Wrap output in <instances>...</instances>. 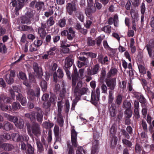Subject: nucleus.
I'll return each mask as SVG.
<instances>
[{"mask_svg": "<svg viewBox=\"0 0 154 154\" xmlns=\"http://www.w3.org/2000/svg\"><path fill=\"white\" fill-rule=\"evenodd\" d=\"M35 109L37 111L36 113L32 112L31 113H27L25 114V116L26 117L29 118L31 121L35 120V118L37 120L40 122L42 121L43 115L41 109L39 107H35Z\"/></svg>", "mask_w": 154, "mask_h": 154, "instance_id": "obj_1", "label": "nucleus"}, {"mask_svg": "<svg viewBox=\"0 0 154 154\" xmlns=\"http://www.w3.org/2000/svg\"><path fill=\"white\" fill-rule=\"evenodd\" d=\"M82 82L79 81L76 83H75L74 85L72 83V89L74 93L76 95L80 96L86 94L88 90V89L86 88L83 87L81 88L82 86Z\"/></svg>", "mask_w": 154, "mask_h": 154, "instance_id": "obj_2", "label": "nucleus"}, {"mask_svg": "<svg viewBox=\"0 0 154 154\" xmlns=\"http://www.w3.org/2000/svg\"><path fill=\"white\" fill-rule=\"evenodd\" d=\"M11 137L13 140L16 142H23V141H27L29 137L26 134H24L20 136L19 134L13 133L11 134Z\"/></svg>", "mask_w": 154, "mask_h": 154, "instance_id": "obj_3", "label": "nucleus"}, {"mask_svg": "<svg viewBox=\"0 0 154 154\" xmlns=\"http://www.w3.org/2000/svg\"><path fill=\"white\" fill-rule=\"evenodd\" d=\"M100 95V88H97L96 91H92L91 96V102L94 105H96L99 100Z\"/></svg>", "mask_w": 154, "mask_h": 154, "instance_id": "obj_4", "label": "nucleus"}, {"mask_svg": "<svg viewBox=\"0 0 154 154\" xmlns=\"http://www.w3.org/2000/svg\"><path fill=\"white\" fill-rule=\"evenodd\" d=\"M66 10L67 12L69 15H72L74 11H76L77 8L76 7L75 3L73 2L68 3L66 6Z\"/></svg>", "mask_w": 154, "mask_h": 154, "instance_id": "obj_5", "label": "nucleus"}, {"mask_svg": "<svg viewBox=\"0 0 154 154\" xmlns=\"http://www.w3.org/2000/svg\"><path fill=\"white\" fill-rule=\"evenodd\" d=\"M71 140L72 146L75 147L78 145L77 135V133L73 129L71 131Z\"/></svg>", "mask_w": 154, "mask_h": 154, "instance_id": "obj_6", "label": "nucleus"}, {"mask_svg": "<svg viewBox=\"0 0 154 154\" xmlns=\"http://www.w3.org/2000/svg\"><path fill=\"white\" fill-rule=\"evenodd\" d=\"M32 133L35 136H38L41 134V129L39 125L37 123L33 124L31 127Z\"/></svg>", "mask_w": 154, "mask_h": 154, "instance_id": "obj_7", "label": "nucleus"}, {"mask_svg": "<svg viewBox=\"0 0 154 154\" xmlns=\"http://www.w3.org/2000/svg\"><path fill=\"white\" fill-rule=\"evenodd\" d=\"M33 68L36 76L39 79H40L43 75L42 68L38 66L37 63L34 62L33 64Z\"/></svg>", "mask_w": 154, "mask_h": 154, "instance_id": "obj_8", "label": "nucleus"}, {"mask_svg": "<svg viewBox=\"0 0 154 154\" xmlns=\"http://www.w3.org/2000/svg\"><path fill=\"white\" fill-rule=\"evenodd\" d=\"M100 66L98 64L94 65L91 69L89 68L87 69V74L88 75H92L97 73L100 70Z\"/></svg>", "mask_w": 154, "mask_h": 154, "instance_id": "obj_9", "label": "nucleus"}, {"mask_svg": "<svg viewBox=\"0 0 154 154\" xmlns=\"http://www.w3.org/2000/svg\"><path fill=\"white\" fill-rule=\"evenodd\" d=\"M15 75V72L13 70H11L10 74L6 75L5 77V80L8 84H11L14 82V78Z\"/></svg>", "mask_w": 154, "mask_h": 154, "instance_id": "obj_10", "label": "nucleus"}, {"mask_svg": "<svg viewBox=\"0 0 154 154\" xmlns=\"http://www.w3.org/2000/svg\"><path fill=\"white\" fill-rule=\"evenodd\" d=\"M116 82V78L107 80L106 81V83L108 87L111 90H114L115 87Z\"/></svg>", "mask_w": 154, "mask_h": 154, "instance_id": "obj_11", "label": "nucleus"}, {"mask_svg": "<svg viewBox=\"0 0 154 154\" xmlns=\"http://www.w3.org/2000/svg\"><path fill=\"white\" fill-rule=\"evenodd\" d=\"M96 11V9L94 8H88L85 9V13L87 16L92 20L93 17H91L93 14Z\"/></svg>", "mask_w": 154, "mask_h": 154, "instance_id": "obj_12", "label": "nucleus"}, {"mask_svg": "<svg viewBox=\"0 0 154 154\" xmlns=\"http://www.w3.org/2000/svg\"><path fill=\"white\" fill-rule=\"evenodd\" d=\"M108 108L110 116L112 117L115 116L117 112L116 106L115 104H112L111 105H108Z\"/></svg>", "mask_w": 154, "mask_h": 154, "instance_id": "obj_13", "label": "nucleus"}, {"mask_svg": "<svg viewBox=\"0 0 154 154\" xmlns=\"http://www.w3.org/2000/svg\"><path fill=\"white\" fill-rule=\"evenodd\" d=\"M99 142L98 140H95L94 141L93 144L91 154H95V153L98 152L99 151Z\"/></svg>", "mask_w": 154, "mask_h": 154, "instance_id": "obj_14", "label": "nucleus"}, {"mask_svg": "<svg viewBox=\"0 0 154 154\" xmlns=\"http://www.w3.org/2000/svg\"><path fill=\"white\" fill-rule=\"evenodd\" d=\"M16 99L17 100H19L23 106H25L26 104V100L25 97H23L22 95L18 93L17 95Z\"/></svg>", "mask_w": 154, "mask_h": 154, "instance_id": "obj_15", "label": "nucleus"}, {"mask_svg": "<svg viewBox=\"0 0 154 154\" xmlns=\"http://www.w3.org/2000/svg\"><path fill=\"white\" fill-rule=\"evenodd\" d=\"M73 59H72V56H70L67 57L65 61L64 67L66 68L70 67L72 65Z\"/></svg>", "mask_w": 154, "mask_h": 154, "instance_id": "obj_16", "label": "nucleus"}, {"mask_svg": "<svg viewBox=\"0 0 154 154\" xmlns=\"http://www.w3.org/2000/svg\"><path fill=\"white\" fill-rule=\"evenodd\" d=\"M27 0H18V2L15 8V10L17 12L24 6L25 3Z\"/></svg>", "mask_w": 154, "mask_h": 154, "instance_id": "obj_17", "label": "nucleus"}, {"mask_svg": "<svg viewBox=\"0 0 154 154\" xmlns=\"http://www.w3.org/2000/svg\"><path fill=\"white\" fill-rule=\"evenodd\" d=\"M6 117L9 121L13 122L15 125L18 126V124L16 123V122L18 120V118L16 116L6 114Z\"/></svg>", "mask_w": 154, "mask_h": 154, "instance_id": "obj_18", "label": "nucleus"}, {"mask_svg": "<svg viewBox=\"0 0 154 154\" xmlns=\"http://www.w3.org/2000/svg\"><path fill=\"white\" fill-rule=\"evenodd\" d=\"M67 154H75L73 148L74 146L72 145H71L70 141H67Z\"/></svg>", "mask_w": 154, "mask_h": 154, "instance_id": "obj_19", "label": "nucleus"}, {"mask_svg": "<svg viewBox=\"0 0 154 154\" xmlns=\"http://www.w3.org/2000/svg\"><path fill=\"white\" fill-rule=\"evenodd\" d=\"M84 69H80L79 71V73H77L76 76L75 77V81L77 83V82L79 80L82 79L83 78V76L84 75Z\"/></svg>", "mask_w": 154, "mask_h": 154, "instance_id": "obj_20", "label": "nucleus"}, {"mask_svg": "<svg viewBox=\"0 0 154 154\" xmlns=\"http://www.w3.org/2000/svg\"><path fill=\"white\" fill-rule=\"evenodd\" d=\"M75 36V32L73 30L72 28H70L68 31L67 36L68 39L72 40Z\"/></svg>", "mask_w": 154, "mask_h": 154, "instance_id": "obj_21", "label": "nucleus"}, {"mask_svg": "<svg viewBox=\"0 0 154 154\" xmlns=\"http://www.w3.org/2000/svg\"><path fill=\"white\" fill-rule=\"evenodd\" d=\"M28 97L31 100H33L35 96V93L32 89H29L27 92Z\"/></svg>", "mask_w": 154, "mask_h": 154, "instance_id": "obj_22", "label": "nucleus"}, {"mask_svg": "<svg viewBox=\"0 0 154 154\" xmlns=\"http://www.w3.org/2000/svg\"><path fill=\"white\" fill-rule=\"evenodd\" d=\"M20 29L21 30L28 31L32 32H33L34 29L31 26H27V25H22L20 26Z\"/></svg>", "mask_w": 154, "mask_h": 154, "instance_id": "obj_23", "label": "nucleus"}, {"mask_svg": "<svg viewBox=\"0 0 154 154\" xmlns=\"http://www.w3.org/2000/svg\"><path fill=\"white\" fill-rule=\"evenodd\" d=\"M131 14L132 18V22H135L138 21V14L134 10L132 9L131 12Z\"/></svg>", "mask_w": 154, "mask_h": 154, "instance_id": "obj_24", "label": "nucleus"}, {"mask_svg": "<svg viewBox=\"0 0 154 154\" xmlns=\"http://www.w3.org/2000/svg\"><path fill=\"white\" fill-rule=\"evenodd\" d=\"M1 147L5 150L7 151H11L14 148L12 145L7 143L3 144L2 145Z\"/></svg>", "mask_w": 154, "mask_h": 154, "instance_id": "obj_25", "label": "nucleus"}, {"mask_svg": "<svg viewBox=\"0 0 154 154\" xmlns=\"http://www.w3.org/2000/svg\"><path fill=\"white\" fill-rule=\"evenodd\" d=\"M13 89H11L10 90V92L11 94L12 97V98H14V92H15L17 93H19L20 92V90L19 88L18 87L16 86H14L13 87Z\"/></svg>", "mask_w": 154, "mask_h": 154, "instance_id": "obj_26", "label": "nucleus"}, {"mask_svg": "<svg viewBox=\"0 0 154 154\" xmlns=\"http://www.w3.org/2000/svg\"><path fill=\"white\" fill-rule=\"evenodd\" d=\"M117 72V70L116 69H111L107 74V77L109 78L113 76L116 75Z\"/></svg>", "mask_w": 154, "mask_h": 154, "instance_id": "obj_27", "label": "nucleus"}, {"mask_svg": "<svg viewBox=\"0 0 154 154\" xmlns=\"http://www.w3.org/2000/svg\"><path fill=\"white\" fill-rule=\"evenodd\" d=\"M86 42L87 45L89 46H93L96 43V41L91 37L87 38Z\"/></svg>", "mask_w": 154, "mask_h": 154, "instance_id": "obj_28", "label": "nucleus"}, {"mask_svg": "<svg viewBox=\"0 0 154 154\" xmlns=\"http://www.w3.org/2000/svg\"><path fill=\"white\" fill-rule=\"evenodd\" d=\"M114 100V97L113 96V92L112 91H109L108 96V105H111L112 104H114L112 103Z\"/></svg>", "mask_w": 154, "mask_h": 154, "instance_id": "obj_29", "label": "nucleus"}, {"mask_svg": "<svg viewBox=\"0 0 154 154\" xmlns=\"http://www.w3.org/2000/svg\"><path fill=\"white\" fill-rule=\"evenodd\" d=\"M78 73L77 69L76 68H75L74 69L73 73L72 75V85H74L76 83L75 81V77L76 76Z\"/></svg>", "mask_w": 154, "mask_h": 154, "instance_id": "obj_30", "label": "nucleus"}, {"mask_svg": "<svg viewBox=\"0 0 154 154\" xmlns=\"http://www.w3.org/2000/svg\"><path fill=\"white\" fill-rule=\"evenodd\" d=\"M11 136L8 133L5 134L3 135H0V146H1V140L10 139Z\"/></svg>", "mask_w": 154, "mask_h": 154, "instance_id": "obj_31", "label": "nucleus"}, {"mask_svg": "<svg viewBox=\"0 0 154 154\" xmlns=\"http://www.w3.org/2000/svg\"><path fill=\"white\" fill-rule=\"evenodd\" d=\"M122 143L124 145H125L129 148H131L132 143L131 141L125 139L124 138L122 140Z\"/></svg>", "mask_w": 154, "mask_h": 154, "instance_id": "obj_32", "label": "nucleus"}, {"mask_svg": "<svg viewBox=\"0 0 154 154\" xmlns=\"http://www.w3.org/2000/svg\"><path fill=\"white\" fill-rule=\"evenodd\" d=\"M31 20H29L26 16L23 17L21 18V23H26L29 24L31 23Z\"/></svg>", "mask_w": 154, "mask_h": 154, "instance_id": "obj_33", "label": "nucleus"}, {"mask_svg": "<svg viewBox=\"0 0 154 154\" xmlns=\"http://www.w3.org/2000/svg\"><path fill=\"white\" fill-rule=\"evenodd\" d=\"M44 6V4L43 2H36L35 5V7L38 10H40Z\"/></svg>", "mask_w": 154, "mask_h": 154, "instance_id": "obj_34", "label": "nucleus"}, {"mask_svg": "<svg viewBox=\"0 0 154 154\" xmlns=\"http://www.w3.org/2000/svg\"><path fill=\"white\" fill-rule=\"evenodd\" d=\"M57 121L60 126L62 127L63 125V120L62 116L60 114L58 116Z\"/></svg>", "mask_w": 154, "mask_h": 154, "instance_id": "obj_35", "label": "nucleus"}, {"mask_svg": "<svg viewBox=\"0 0 154 154\" xmlns=\"http://www.w3.org/2000/svg\"><path fill=\"white\" fill-rule=\"evenodd\" d=\"M43 125L45 128L48 129L51 128L54 125L53 123L47 122H43Z\"/></svg>", "mask_w": 154, "mask_h": 154, "instance_id": "obj_36", "label": "nucleus"}, {"mask_svg": "<svg viewBox=\"0 0 154 154\" xmlns=\"http://www.w3.org/2000/svg\"><path fill=\"white\" fill-rule=\"evenodd\" d=\"M16 123L18 124V126H15L20 129L22 128L24 126V122L22 119H20L16 122Z\"/></svg>", "mask_w": 154, "mask_h": 154, "instance_id": "obj_37", "label": "nucleus"}, {"mask_svg": "<svg viewBox=\"0 0 154 154\" xmlns=\"http://www.w3.org/2000/svg\"><path fill=\"white\" fill-rule=\"evenodd\" d=\"M101 30L105 33L109 34L111 32V27L109 25L106 26L102 28Z\"/></svg>", "mask_w": 154, "mask_h": 154, "instance_id": "obj_38", "label": "nucleus"}, {"mask_svg": "<svg viewBox=\"0 0 154 154\" xmlns=\"http://www.w3.org/2000/svg\"><path fill=\"white\" fill-rule=\"evenodd\" d=\"M28 149L26 152V154H33L34 152V148L29 144L27 145Z\"/></svg>", "mask_w": 154, "mask_h": 154, "instance_id": "obj_39", "label": "nucleus"}, {"mask_svg": "<svg viewBox=\"0 0 154 154\" xmlns=\"http://www.w3.org/2000/svg\"><path fill=\"white\" fill-rule=\"evenodd\" d=\"M36 144L38 151L40 153H42L44 150V148L41 142L39 141H37L36 142Z\"/></svg>", "mask_w": 154, "mask_h": 154, "instance_id": "obj_40", "label": "nucleus"}, {"mask_svg": "<svg viewBox=\"0 0 154 154\" xmlns=\"http://www.w3.org/2000/svg\"><path fill=\"white\" fill-rule=\"evenodd\" d=\"M40 86L42 90L43 91L46 90L47 88V84L46 82L44 80L42 81L41 82Z\"/></svg>", "mask_w": 154, "mask_h": 154, "instance_id": "obj_41", "label": "nucleus"}, {"mask_svg": "<svg viewBox=\"0 0 154 154\" xmlns=\"http://www.w3.org/2000/svg\"><path fill=\"white\" fill-rule=\"evenodd\" d=\"M21 105L18 102H14L12 104V109L14 110H16L20 109Z\"/></svg>", "mask_w": 154, "mask_h": 154, "instance_id": "obj_42", "label": "nucleus"}, {"mask_svg": "<svg viewBox=\"0 0 154 154\" xmlns=\"http://www.w3.org/2000/svg\"><path fill=\"white\" fill-rule=\"evenodd\" d=\"M0 108L2 110L6 111L8 110H10L11 109V106H9V108L8 106L2 103H0Z\"/></svg>", "mask_w": 154, "mask_h": 154, "instance_id": "obj_43", "label": "nucleus"}, {"mask_svg": "<svg viewBox=\"0 0 154 154\" xmlns=\"http://www.w3.org/2000/svg\"><path fill=\"white\" fill-rule=\"evenodd\" d=\"M122 106L124 108L131 109V103L127 100H125L123 102Z\"/></svg>", "mask_w": 154, "mask_h": 154, "instance_id": "obj_44", "label": "nucleus"}, {"mask_svg": "<svg viewBox=\"0 0 154 154\" xmlns=\"http://www.w3.org/2000/svg\"><path fill=\"white\" fill-rule=\"evenodd\" d=\"M146 48H154V39H151L149 42V43L146 45Z\"/></svg>", "mask_w": 154, "mask_h": 154, "instance_id": "obj_45", "label": "nucleus"}, {"mask_svg": "<svg viewBox=\"0 0 154 154\" xmlns=\"http://www.w3.org/2000/svg\"><path fill=\"white\" fill-rule=\"evenodd\" d=\"M117 137L115 136L113 137L111 142V147L112 148H113L116 146L117 143Z\"/></svg>", "mask_w": 154, "mask_h": 154, "instance_id": "obj_46", "label": "nucleus"}, {"mask_svg": "<svg viewBox=\"0 0 154 154\" xmlns=\"http://www.w3.org/2000/svg\"><path fill=\"white\" fill-rule=\"evenodd\" d=\"M38 32L41 38H44L46 35V32L45 29L42 28H39L38 29Z\"/></svg>", "mask_w": 154, "mask_h": 154, "instance_id": "obj_47", "label": "nucleus"}, {"mask_svg": "<svg viewBox=\"0 0 154 154\" xmlns=\"http://www.w3.org/2000/svg\"><path fill=\"white\" fill-rule=\"evenodd\" d=\"M122 99V96L121 94H119L116 97V103L117 105H119L121 104Z\"/></svg>", "mask_w": 154, "mask_h": 154, "instance_id": "obj_48", "label": "nucleus"}, {"mask_svg": "<svg viewBox=\"0 0 154 154\" xmlns=\"http://www.w3.org/2000/svg\"><path fill=\"white\" fill-rule=\"evenodd\" d=\"M125 117L128 118H130L132 116V111L131 109H126L125 112Z\"/></svg>", "mask_w": 154, "mask_h": 154, "instance_id": "obj_49", "label": "nucleus"}, {"mask_svg": "<svg viewBox=\"0 0 154 154\" xmlns=\"http://www.w3.org/2000/svg\"><path fill=\"white\" fill-rule=\"evenodd\" d=\"M138 66L140 73L143 74L146 73V70L143 66L139 64L138 65Z\"/></svg>", "mask_w": 154, "mask_h": 154, "instance_id": "obj_50", "label": "nucleus"}, {"mask_svg": "<svg viewBox=\"0 0 154 154\" xmlns=\"http://www.w3.org/2000/svg\"><path fill=\"white\" fill-rule=\"evenodd\" d=\"M149 57L154 59V50L152 48H146Z\"/></svg>", "mask_w": 154, "mask_h": 154, "instance_id": "obj_51", "label": "nucleus"}, {"mask_svg": "<svg viewBox=\"0 0 154 154\" xmlns=\"http://www.w3.org/2000/svg\"><path fill=\"white\" fill-rule=\"evenodd\" d=\"M12 128V125L9 122H6L4 125V129L6 131L10 130Z\"/></svg>", "mask_w": 154, "mask_h": 154, "instance_id": "obj_52", "label": "nucleus"}, {"mask_svg": "<svg viewBox=\"0 0 154 154\" xmlns=\"http://www.w3.org/2000/svg\"><path fill=\"white\" fill-rule=\"evenodd\" d=\"M0 52L3 53H5L7 52L6 47L2 43H0Z\"/></svg>", "mask_w": 154, "mask_h": 154, "instance_id": "obj_53", "label": "nucleus"}, {"mask_svg": "<svg viewBox=\"0 0 154 154\" xmlns=\"http://www.w3.org/2000/svg\"><path fill=\"white\" fill-rule=\"evenodd\" d=\"M34 12L33 11L27 12L25 14V16H26L29 20H33V17L34 16Z\"/></svg>", "mask_w": 154, "mask_h": 154, "instance_id": "obj_54", "label": "nucleus"}, {"mask_svg": "<svg viewBox=\"0 0 154 154\" xmlns=\"http://www.w3.org/2000/svg\"><path fill=\"white\" fill-rule=\"evenodd\" d=\"M54 23L53 20V17H51L47 20V24L48 26H52Z\"/></svg>", "mask_w": 154, "mask_h": 154, "instance_id": "obj_55", "label": "nucleus"}, {"mask_svg": "<svg viewBox=\"0 0 154 154\" xmlns=\"http://www.w3.org/2000/svg\"><path fill=\"white\" fill-rule=\"evenodd\" d=\"M19 77L23 80L26 79V77L25 74L22 72H20L19 74Z\"/></svg>", "mask_w": 154, "mask_h": 154, "instance_id": "obj_56", "label": "nucleus"}, {"mask_svg": "<svg viewBox=\"0 0 154 154\" xmlns=\"http://www.w3.org/2000/svg\"><path fill=\"white\" fill-rule=\"evenodd\" d=\"M56 73L58 78H61L63 77V72L62 70L60 69L59 68L58 69Z\"/></svg>", "mask_w": 154, "mask_h": 154, "instance_id": "obj_57", "label": "nucleus"}, {"mask_svg": "<svg viewBox=\"0 0 154 154\" xmlns=\"http://www.w3.org/2000/svg\"><path fill=\"white\" fill-rule=\"evenodd\" d=\"M59 25L60 27H63L65 26L66 24V20L64 18L61 19L59 21Z\"/></svg>", "mask_w": 154, "mask_h": 154, "instance_id": "obj_58", "label": "nucleus"}, {"mask_svg": "<svg viewBox=\"0 0 154 154\" xmlns=\"http://www.w3.org/2000/svg\"><path fill=\"white\" fill-rule=\"evenodd\" d=\"M54 133L56 136H58L59 134V127L57 125H55L54 129Z\"/></svg>", "mask_w": 154, "mask_h": 154, "instance_id": "obj_59", "label": "nucleus"}, {"mask_svg": "<svg viewBox=\"0 0 154 154\" xmlns=\"http://www.w3.org/2000/svg\"><path fill=\"white\" fill-rule=\"evenodd\" d=\"M29 50L31 52L36 51L37 50L36 46L34 44L30 45L29 47Z\"/></svg>", "mask_w": 154, "mask_h": 154, "instance_id": "obj_60", "label": "nucleus"}, {"mask_svg": "<svg viewBox=\"0 0 154 154\" xmlns=\"http://www.w3.org/2000/svg\"><path fill=\"white\" fill-rule=\"evenodd\" d=\"M76 16L81 22L84 21V16L82 13L79 12L76 14Z\"/></svg>", "mask_w": 154, "mask_h": 154, "instance_id": "obj_61", "label": "nucleus"}, {"mask_svg": "<svg viewBox=\"0 0 154 154\" xmlns=\"http://www.w3.org/2000/svg\"><path fill=\"white\" fill-rule=\"evenodd\" d=\"M42 41L38 39L35 40L34 42V44L38 47L42 45Z\"/></svg>", "mask_w": 154, "mask_h": 154, "instance_id": "obj_62", "label": "nucleus"}, {"mask_svg": "<svg viewBox=\"0 0 154 154\" xmlns=\"http://www.w3.org/2000/svg\"><path fill=\"white\" fill-rule=\"evenodd\" d=\"M52 139V131L49 130L48 132V136L47 137V140L48 143L51 142Z\"/></svg>", "mask_w": 154, "mask_h": 154, "instance_id": "obj_63", "label": "nucleus"}, {"mask_svg": "<svg viewBox=\"0 0 154 154\" xmlns=\"http://www.w3.org/2000/svg\"><path fill=\"white\" fill-rule=\"evenodd\" d=\"M54 13L53 9H51L49 11H48L45 12V15L46 17H48L49 16L52 15Z\"/></svg>", "mask_w": 154, "mask_h": 154, "instance_id": "obj_64", "label": "nucleus"}]
</instances>
